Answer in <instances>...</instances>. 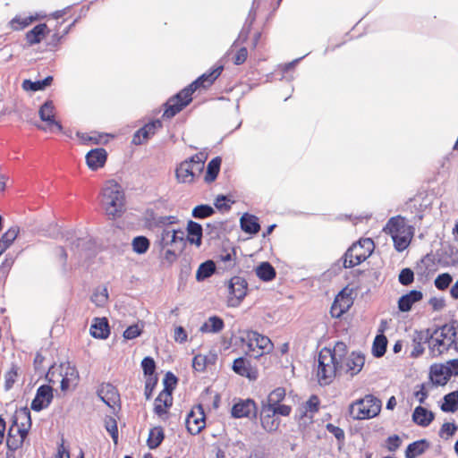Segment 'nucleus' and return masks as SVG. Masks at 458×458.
<instances>
[{
    "label": "nucleus",
    "instance_id": "13d9d810",
    "mask_svg": "<svg viewBox=\"0 0 458 458\" xmlns=\"http://www.w3.org/2000/svg\"><path fill=\"white\" fill-rule=\"evenodd\" d=\"M194 177L199 174L204 169L205 157L202 153H198L190 157Z\"/></svg>",
    "mask_w": 458,
    "mask_h": 458
},
{
    "label": "nucleus",
    "instance_id": "6ab92c4d",
    "mask_svg": "<svg viewBox=\"0 0 458 458\" xmlns=\"http://www.w3.org/2000/svg\"><path fill=\"white\" fill-rule=\"evenodd\" d=\"M423 293L420 290H411L407 293L402 295L398 300V310L401 312H408L411 310L414 303L421 301Z\"/></svg>",
    "mask_w": 458,
    "mask_h": 458
},
{
    "label": "nucleus",
    "instance_id": "ea45409f",
    "mask_svg": "<svg viewBox=\"0 0 458 458\" xmlns=\"http://www.w3.org/2000/svg\"><path fill=\"white\" fill-rule=\"evenodd\" d=\"M447 377L434 381L436 386H445L447 384L452 376H458V359H453L447 361Z\"/></svg>",
    "mask_w": 458,
    "mask_h": 458
},
{
    "label": "nucleus",
    "instance_id": "c756f323",
    "mask_svg": "<svg viewBox=\"0 0 458 458\" xmlns=\"http://www.w3.org/2000/svg\"><path fill=\"white\" fill-rule=\"evenodd\" d=\"M429 447V442L427 439H420L408 445L405 450V458H417L426 452Z\"/></svg>",
    "mask_w": 458,
    "mask_h": 458
},
{
    "label": "nucleus",
    "instance_id": "e2e57ef3",
    "mask_svg": "<svg viewBox=\"0 0 458 458\" xmlns=\"http://www.w3.org/2000/svg\"><path fill=\"white\" fill-rule=\"evenodd\" d=\"M399 283L403 286L411 284L414 281V272L410 267L403 268L398 276Z\"/></svg>",
    "mask_w": 458,
    "mask_h": 458
},
{
    "label": "nucleus",
    "instance_id": "c03bdc74",
    "mask_svg": "<svg viewBox=\"0 0 458 458\" xmlns=\"http://www.w3.org/2000/svg\"><path fill=\"white\" fill-rule=\"evenodd\" d=\"M319 398L318 397V395L312 394L305 403L303 408L300 410L299 418L302 419L304 416H306L308 411L312 413L317 412L319 409Z\"/></svg>",
    "mask_w": 458,
    "mask_h": 458
},
{
    "label": "nucleus",
    "instance_id": "473e14b6",
    "mask_svg": "<svg viewBox=\"0 0 458 458\" xmlns=\"http://www.w3.org/2000/svg\"><path fill=\"white\" fill-rule=\"evenodd\" d=\"M221 164V157H216L208 162L207 165L206 174L204 177V180L207 183H211L214 181H216L220 172Z\"/></svg>",
    "mask_w": 458,
    "mask_h": 458
},
{
    "label": "nucleus",
    "instance_id": "a211bd4d",
    "mask_svg": "<svg viewBox=\"0 0 458 458\" xmlns=\"http://www.w3.org/2000/svg\"><path fill=\"white\" fill-rule=\"evenodd\" d=\"M86 164L92 171L102 168L107 160V152L104 148L90 149L85 156Z\"/></svg>",
    "mask_w": 458,
    "mask_h": 458
},
{
    "label": "nucleus",
    "instance_id": "4468645a",
    "mask_svg": "<svg viewBox=\"0 0 458 458\" xmlns=\"http://www.w3.org/2000/svg\"><path fill=\"white\" fill-rule=\"evenodd\" d=\"M434 335H437V331H432L429 328L425 330H416L412 338L413 350L411 352V357H420L425 350L423 344L432 339Z\"/></svg>",
    "mask_w": 458,
    "mask_h": 458
},
{
    "label": "nucleus",
    "instance_id": "ddd939ff",
    "mask_svg": "<svg viewBox=\"0 0 458 458\" xmlns=\"http://www.w3.org/2000/svg\"><path fill=\"white\" fill-rule=\"evenodd\" d=\"M163 123L159 119H155L146 123L143 127L135 131L132 137V144L141 145L144 141L156 134L157 131L162 128Z\"/></svg>",
    "mask_w": 458,
    "mask_h": 458
},
{
    "label": "nucleus",
    "instance_id": "774afa93",
    "mask_svg": "<svg viewBox=\"0 0 458 458\" xmlns=\"http://www.w3.org/2000/svg\"><path fill=\"white\" fill-rule=\"evenodd\" d=\"M343 268L345 267H344V260L341 258L332 264V266L324 273V276L331 279L332 277L339 275Z\"/></svg>",
    "mask_w": 458,
    "mask_h": 458
},
{
    "label": "nucleus",
    "instance_id": "052dcab7",
    "mask_svg": "<svg viewBox=\"0 0 458 458\" xmlns=\"http://www.w3.org/2000/svg\"><path fill=\"white\" fill-rule=\"evenodd\" d=\"M20 232V228L17 225L10 227L1 237L0 242L7 245V248L14 242Z\"/></svg>",
    "mask_w": 458,
    "mask_h": 458
},
{
    "label": "nucleus",
    "instance_id": "e433bc0d",
    "mask_svg": "<svg viewBox=\"0 0 458 458\" xmlns=\"http://www.w3.org/2000/svg\"><path fill=\"white\" fill-rule=\"evenodd\" d=\"M440 408L444 412H454L458 410V390L446 394Z\"/></svg>",
    "mask_w": 458,
    "mask_h": 458
},
{
    "label": "nucleus",
    "instance_id": "c85d7f7f",
    "mask_svg": "<svg viewBox=\"0 0 458 458\" xmlns=\"http://www.w3.org/2000/svg\"><path fill=\"white\" fill-rule=\"evenodd\" d=\"M54 81L53 76L48 75L43 80L38 81H31V80H24L22 81L21 87L25 91H40L44 90L47 87L50 86Z\"/></svg>",
    "mask_w": 458,
    "mask_h": 458
},
{
    "label": "nucleus",
    "instance_id": "3c124183",
    "mask_svg": "<svg viewBox=\"0 0 458 458\" xmlns=\"http://www.w3.org/2000/svg\"><path fill=\"white\" fill-rule=\"evenodd\" d=\"M143 328H144V322L140 321L137 324L129 326L123 331V336L126 340L135 339L136 337L140 336L142 334Z\"/></svg>",
    "mask_w": 458,
    "mask_h": 458
},
{
    "label": "nucleus",
    "instance_id": "cd10ccee",
    "mask_svg": "<svg viewBox=\"0 0 458 458\" xmlns=\"http://www.w3.org/2000/svg\"><path fill=\"white\" fill-rule=\"evenodd\" d=\"M175 175L180 182H191L194 179L192 166L190 158L182 161L175 170Z\"/></svg>",
    "mask_w": 458,
    "mask_h": 458
},
{
    "label": "nucleus",
    "instance_id": "de8ad7c7",
    "mask_svg": "<svg viewBox=\"0 0 458 458\" xmlns=\"http://www.w3.org/2000/svg\"><path fill=\"white\" fill-rule=\"evenodd\" d=\"M60 371L58 376H64L71 380L79 378V372L74 365H72L69 361L61 363L59 365Z\"/></svg>",
    "mask_w": 458,
    "mask_h": 458
},
{
    "label": "nucleus",
    "instance_id": "79ce46f5",
    "mask_svg": "<svg viewBox=\"0 0 458 458\" xmlns=\"http://www.w3.org/2000/svg\"><path fill=\"white\" fill-rule=\"evenodd\" d=\"M215 208L208 204H200L193 208L191 216L196 219L208 218L215 214Z\"/></svg>",
    "mask_w": 458,
    "mask_h": 458
},
{
    "label": "nucleus",
    "instance_id": "20e7f679",
    "mask_svg": "<svg viewBox=\"0 0 458 458\" xmlns=\"http://www.w3.org/2000/svg\"><path fill=\"white\" fill-rule=\"evenodd\" d=\"M381 407V401L375 395L369 394L350 405V413L354 420H369L377 416Z\"/></svg>",
    "mask_w": 458,
    "mask_h": 458
},
{
    "label": "nucleus",
    "instance_id": "7c9ffc66",
    "mask_svg": "<svg viewBox=\"0 0 458 458\" xmlns=\"http://www.w3.org/2000/svg\"><path fill=\"white\" fill-rule=\"evenodd\" d=\"M19 415L22 416V419H24L26 420V424L22 422L21 427L16 428V435L18 434V436H19L18 439L22 438V443H23L26 437L29 434L30 428H31L32 421H31L30 411L27 407L21 408L19 411Z\"/></svg>",
    "mask_w": 458,
    "mask_h": 458
},
{
    "label": "nucleus",
    "instance_id": "69168bd1",
    "mask_svg": "<svg viewBox=\"0 0 458 458\" xmlns=\"http://www.w3.org/2000/svg\"><path fill=\"white\" fill-rule=\"evenodd\" d=\"M90 299L96 306L103 307L108 300L107 289L104 288L101 291L94 292Z\"/></svg>",
    "mask_w": 458,
    "mask_h": 458
},
{
    "label": "nucleus",
    "instance_id": "37998d69",
    "mask_svg": "<svg viewBox=\"0 0 458 458\" xmlns=\"http://www.w3.org/2000/svg\"><path fill=\"white\" fill-rule=\"evenodd\" d=\"M104 423H105L106 430L110 434L114 443L115 445H117L118 438H119V432H118L116 420L112 416L106 415L104 419Z\"/></svg>",
    "mask_w": 458,
    "mask_h": 458
},
{
    "label": "nucleus",
    "instance_id": "680f3d73",
    "mask_svg": "<svg viewBox=\"0 0 458 458\" xmlns=\"http://www.w3.org/2000/svg\"><path fill=\"white\" fill-rule=\"evenodd\" d=\"M211 361L208 356L198 354L192 360V368L198 372H203Z\"/></svg>",
    "mask_w": 458,
    "mask_h": 458
},
{
    "label": "nucleus",
    "instance_id": "0e129e2a",
    "mask_svg": "<svg viewBox=\"0 0 458 458\" xmlns=\"http://www.w3.org/2000/svg\"><path fill=\"white\" fill-rule=\"evenodd\" d=\"M265 411H273L276 415L289 416L292 411V407L286 404L277 403L273 405H266Z\"/></svg>",
    "mask_w": 458,
    "mask_h": 458
},
{
    "label": "nucleus",
    "instance_id": "5fc2aeb1",
    "mask_svg": "<svg viewBox=\"0 0 458 458\" xmlns=\"http://www.w3.org/2000/svg\"><path fill=\"white\" fill-rule=\"evenodd\" d=\"M330 352L332 353V356H334V358H336V360L338 362H341L343 359L349 355L348 347L346 344L342 341L336 342L333 349L330 348Z\"/></svg>",
    "mask_w": 458,
    "mask_h": 458
},
{
    "label": "nucleus",
    "instance_id": "6e6d98bb",
    "mask_svg": "<svg viewBox=\"0 0 458 458\" xmlns=\"http://www.w3.org/2000/svg\"><path fill=\"white\" fill-rule=\"evenodd\" d=\"M453 282V276L451 274L445 272L439 274L434 281V284L439 291L446 290L451 283Z\"/></svg>",
    "mask_w": 458,
    "mask_h": 458
},
{
    "label": "nucleus",
    "instance_id": "a878e982",
    "mask_svg": "<svg viewBox=\"0 0 458 458\" xmlns=\"http://www.w3.org/2000/svg\"><path fill=\"white\" fill-rule=\"evenodd\" d=\"M49 32L46 23H39L26 33L25 38L30 46L41 42L42 38Z\"/></svg>",
    "mask_w": 458,
    "mask_h": 458
},
{
    "label": "nucleus",
    "instance_id": "bf43d9fd",
    "mask_svg": "<svg viewBox=\"0 0 458 458\" xmlns=\"http://www.w3.org/2000/svg\"><path fill=\"white\" fill-rule=\"evenodd\" d=\"M285 389L284 387H277L274 389L267 397V403L265 405H273L280 403L285 397Z\"/></svg>",
    "mask_w": 458,
    "mask_h": 458
},
{
    "label": "nucleus",
    "instance_id": "0eeeda50",
    "mask_svg": "<svg viewBox=\"0 0 458 458\" xmlns=\"http://www.w3.org/2000/svg\"><path fill=\"white\" fill-rule=\"evenodd\" d=\"M340 375L347 374L351 377L358 375L365 364V355L360 352H352L339 361Z\"/></svg>",
    "mask_w": 458,
    "mask_h": 458
},
{
    "label": "nucleus",
    "instance_id": "aec40b11",
    "mask_svg": "<svg viewBox=\"0 0 458 458\" xmlns=\"http://www.w3.org/2000/svg\"><path fill=\"white\" fill-rule=\"evenodd\" d=\"M90 335L96 339H106L110 335V327L106 318H95L89 329Z\"/></svg>",
    "mask_w": 458,
    "mask_h": 458
},
{
    "label": "nucleus",
    "instance_id": "f257e3e1",
    "mask_svg": "<svg viewBox=\"0 0 458 458\" xmlns=\"http://www.w3.org/2000/svg\"><path fill=\"white\" fill-rule=\"evenodd\" d=\"M100 202L109 219L121 216L124 207V193L122 187L114 181H108L102 189Z\"/></svg>",
    "mask_w": 458,
    "mask_h": 458
},
{
    "label": "nucleus",
    "instance_id": "8fccbe9b",
    "mask_svg": "<svg viewBox=\"0 0 458 458\" xmlns=\"http://www.w3.org/2000/svg\"><path fill=\"white\" fill-rule=\"evenodd\" d=\"M18 366L15 363L11 364V368L4 374V390L6 392L10 391L14 383L16 382V378L18 377Z\"/></svg>",
    "mask_w": 458,
    "mask_h": 458
},
{
    "label": "nucleus",
    "instance_id": "5701e85b",
    "mask_svg": "<svg viewBox=\"0 0 458 458\" xmlns=\"http://www.w3.org/2000/svg\"><path fill=\"white\" fill-rule=\"evenodd\" d=\"M241 229L250 235L257 234L260 230L259 219L255 215L244 213L240 218Z\"/></svg>",
    "mask_w": 458,
    "mask_h": 458
},
{
    "label": "nucleus",
    "instance_id": "338daca9",
    "mask_svg": "<svg viewBox=\"0 0 458 458\" xmlns=\"http://www.w3.org/2000/svg\"><path fill=\"white\" fill-rule=\"evenodd\" d=\"M326 428L329 433L334 435L340 445L344 444L345 434L343 428L335 426L332 423H327L326 425Z\"/></svg>",
    "mask_w": 458,
    "mask_h": 458
},
{
    "label": "nucleus",
    "instance_id": "bb28decb",
    "mask_svg": "<svg viewBox=\"0 0 458 458\" xmlns=\"http://www.w3.org/2000/svg\"><path fill=\"white\" fill-rule=\"evenodd\" d=\"M383 231L386 233L390 234L391 237H393L400 233H405V231H407V228L404 224V219L401 216L391 217L387 221Z\"/></svg>",
    "mask_w": 458,
    "mask_h": 458
},
{
    "label": "nucleus",
    "instance_id": "393cba45",
    "mask_svg": "<svg viewBox=\"0 0 458 458\" xmlns=\"http://www.w3.org/2000/svg\"><path fill=\"white\" fill-rule=\"evenodd\" d=\"M434 419V412L421 405L417 406L412 412L413 422L423 428L428 427Z\"/></svg>",
    "mask_w": 458,
    "mask_h": 458
},
{
    "label": "nucleus",
    "instance_id": "f3484780",
    "mask_svg": "<svg viewBox=\"0 0 458 458\" xmlns=\"http://www.w3.org/2000/svg\"><path fill=\"white\" fill-rule=\"evenodd\" d=\"M38 114L40 120L45 122L47 126H54L59 131H63V125L55 118V105L52 100L47 99L41 105L38 110Z\"/></svg>",
    "mask_w": 458,
    "mask_h": 458
},
{
    "label": "nucleus",
    "instance_id": "a19ab883",
    "mask_svg": "<svg viewBox=\"0 0 458 458\" xmlns=\"http://www.w3.org/2000/svg\"><path fill=\"white\" fill-rule=\"evenodd\" d=\"M394 242V247L398 252H402L408 248L410 245L411 236L405 231V233H398L392 237Z\"/></svg>",
    "mask_w": 458,
    "mask_h": 458
},
{
    "label": "nucleus",
    "instance_id": "b1692460",
    "mask_svg": "<svg viewBox=\"0 0 458 458\" xmlns=\"http://www.w3.org/2000/svg\"><path fill=\"white\" fill-rule=\"evenodd\" d=\"M265 409L266 405L263 402L260 413L261 426L267 432H275L279 428L280 420L276 418V414L273 411H265Z\"/></svg>",
    "mask_w": 458,
    "mask_h": 458
},
{
    "label": "nucleus",
    "instance_id": "4d7b16f0",
    "mask_svg": "<svg viewBox=\"0 0 458 458\" xmlns=\"http://www.w3.org/2000/svg\"><path fill=\"white\" fill-rule=\"evenodd\" d=\"M34 20L35 18L33 16H28L24 18L21 16H15L11 20L10 25L13 30H21L28 27Z\"/></svg>",
    "mask_w": 458,
    "mask_h": 458
},
{
    "label": "nucleus",
    "instance_id": "9b49d317",
    "mask_svg": "<svg viewBox=\"0 0 458 458\" xmlns=\"http://www.w3.org/2000/svg\"><path fill=\"white\" fill-rule=\"evenodd\" d=\"M248 348L250 351L254 350L255 345L262 352L259 354L254 355L257 359L264 353H268L273 350L274 344L268 336L259 334L257 331L250 330L247 333Z\"/></svg>",
    "mask_w": 458,
    "mask_h": 458
},
{
    "label": "nucleus",
    "instance_id": "a18cd8bd",
    "mask_svg": "<svg viewBox=\"0 0 458 458\" xmlns=\"http://www.w3.org/2000/svg\"><path fill=\"white\" fill-rule=\"evenodd\" d=\"M131 245L134 252L137 254H144L148 251L150 242L146 236L140 235L133 238Z\"/></svg>",
    "mask_w": 458,
    "mask_h": 458
},
{
    "label": "nucleus",
    "instance_id": "412c9836",
    "mask_svg": "<svg viewBox=\"0 0 458 458\" xmlns=\"http://www.w3.org/2000/svg\"><path fill=\"white\" fill-rule=\"evenodd\" d=\"M62 237L69 242L70 249L74 253H79L86 250L89 245V241L87 238L78 237L73 231H66L62 234Z\"/></svg>",
    "mask_w": 458,
    "mask_h": 458
},
{
    "label": "nucleus",
    "instance_id": "864d4df0",
    "mask_svg": "<svg viewBox=\"0 0 458 458\" xmlns=\"http://www.w3.org/2000/svg\"><path fill=\"white\" fill-rule=\"evenodd\" d=\"M447 377V369L445 364H432L429 368V378L431 382L434 384V381L437 379H441L442 377Z\"/></svg>",
    "mask_w": 458,
    "mask_h": 458
},
{
    "label": "nucleus",
    "instance_id": "603ef678",
    "mask_svg": "<svg viewBox=\"0 0 458 458\" xmlns=\"http://www.w3.org/2000/svg\"><path fill=\"white\" fill-rule=\"evenodd\" d=\"M141 368L146 377H157L156 372V361L150 356H146L141 360Z\"/></svg>",
    "mask_w": 458,
    "mask_h": 458
},
{
    "label": "nucleus",
    "instance_id": "72a5a7b5",
    "mask_svg": "<svg viewBox=\"0 0 458 458\" xmlns=\"http://www.w3.org/2000/svg\"><path fill=\"white\" fill-rule=\"evenodd\" d=\"M165 439V432L161 426L155 427L149 430L147 445L149 449L157 448Z\"/></svg>",
    "mask_w": 458,
    "mask_h": 458
},
{
    "label": "nucleus",
    "instance_id": "9d476101",
    "mask_svg": "<svg viewBox=\"0 0 458 458\" xmlns=\"http://www.w3.org/2000/svg\"><path fill=\"white\" fill-rule=\"evenodd\" d=\"M54 399L53 388L49 385H41L36 391L30 408L34 411H41L47 408Z\"/></svg>",
    "mask_w": 458,
    "mask_h": 458
},
{
    "label": "nucleus",
    "instance_id": "f704fd0d",
    "mask_svg": "<svg viewBox=\"0 0 458 458\" xmlns=\"http://www.w3.org/2000/svg\"><path fill=\"white\" fill-rule=\"evenodd\" d=\"M225 327L224 320L218 316H212L199 328L202 333H219Z\"/></svg>",
    "mask_w": 458,
    "mask_h": 458
},
{
    "label": "nucleus",
    "instance_id": "2eb2a0df",
    "mask_svg": "<svg viewBox=\"0 0 458 458\" xmlns=\"http://www.w3.org/2000/svg\"><path fill=\"white\" fill-rule=\"evenodd\" d=\"M232 369L237 375L250 380H256L259 377L258 369L252 367L250 361L245 357L236 358L233 362Z\"/></svg>",
    "mask_w": 458,
    "mask_h": 458
},
{
    "label": "nucleus",
    "instance_id": "49530a36",
    "mask_svg": "<svg viewBox=\"0 0 458 458\" xmlns=\"http://www.w3.org/2000/svg\"><path fill=\"white\" fill-rule=\"evenodd\" d=\"M16 428H9L6 437V446L10 451H16L22 446V438L18 439Z\"/></svg>",
    "mask_w": 458,
    "mask_h": 458
},
{
    "label": "nucleus",
    "instance_id": "7ed1b4c3",
    "mask_svg": "<svg viewBox=\"0 0 458 458\" xmlns=\"http://www.w3.org/2000/svg\"><path fill=\"white\" fill-rule=\"evenodd\" d=\"M375 248L372 239L364 238L352 243L342 256L344 267L352 268L364 262L370 257Z\"/></svg>",
    "mask_w": 458,
    "mask_h": 458
},
{
    "label": "nucleus",
    "instance_id": "423d86ee",
    "mask_svg": "<svg viewBox=\"0 0 458 458\" xmlns=\"http://www.w3.org/2000/svg\"><path fill=\"white\" fill-rule=\"evenodd\" d=\"M229 291V305L231 307H238L247 295L248 283L245 278L235 276L228 282Z\"/></svg>",
    "mask_w": 458,
    "mask_h": 458
},
{
    "label": "nucleus",
    "instance_id": "f8f14e48",
    "mask_svg": "<svg viewBox=\"0 0 458 458\" xmlns=\"http://www.w3.org/2000/svg\"><path fill=\"white\" fill-rule=\"evenodd\" d=\"M196 408L199 411V416L195 414L194 410H191L185 420L187 431L192 436L198 435L206 426V416L202 405L199 404Z\"/></svg>",
    "mask_w": 458,
    "mask_h": 458
},
{
    "label": "nucleus",
    "instance_id": "39448f33",
    "mask_svg": "<svg viewBox=\"0 0 458 458\" xmlns=\"http://www.w3.org/2000/svg\"><path fill=\"white\" fill-rule=\"evenodd\" d=\"M184 88L164 104L163 118L171 119L192 101V95Z\"/></svg>",
    "mask_w": 458,
    "mask_h": 458
},
{
    "label": "nucleus",
    "instance_id": "f03ea898",
    "mask_svg": "<svg viewBox=\"0 0 458 458\" xmlns=\"http://www.w3.org/2000/svg\"><path fill=\"white\" fill-rule=\"evenodd\" d=\"M317 377L321 386H327L334 378L340 375V365L336 358L332 356L330 348H322L318 355Z\"/></svg>",
    "mask_w": 458,
    "mask_h": 458
},
{
    "label": "nucleus",
    "instance_id": "4c0bfd02",
    "mask_svg": "<svg viewBox=\"0 0 458 458\" xmlns=\"http://www.w3.org/2000/svg\"><path fill=\"white\" fill-rule=\"evenodd\" d=\"M387 347V338L383 334L377 335L372 344V355L381 358L385 355Z\"/></svg>",
    "mask_w": 458,
    "mask_h": 458
},
{
    "label": "nucleus",
    "instance_id": "1a4fd4ad",
    "mask_svg": "<svg viewBox=\"0 0 458 458\" xmlns=\"http://www.w3.org/2000/svg\"><path fill=\"white\" fill-rule=\"evenodd\" d=\"M258 413V407L254 400L239 399L235 402L231 409V415L233 418H256Z\"/></svg>",
    "mask_w": 458,
    "mask_h": 458
},
{
    "label": "nucleus",
    "instance_id": "4be33fe9",
    "mask_svg": "<svg viewBox=\"0 0 458 458\" xmlns=\"http://www.w3.org/2000/svg\"><path fill=\"white\" fill-rule=\"evenodd\" d=\"M187 237L188 241L191 244H195L199 247L202 243L203 227L202 225L193 220H189L187 223Z\"/></svg>",
    "mask_w": 458,
    "mask_h": 458
},
{
    "label": "nucleus",
    "instance_id": "2f4dec72",
    "mask_svg": "<svg viewBox=\"0 0 458 458\" xmlns=\"http://www.w3.org/2000/svg\"><path fill=\"white\" fill-rule=\"evenodd\" d=\"M257 276L263 282H270L276 278V272L267 261L261 262L255 269Z\"/></svg>",
    "mask_w": 458,
    "mask_h": 458
},
{
    "label": "nucleus",
    "instance_id": "c9c22d12",
    "mask_svg": "<svg viewBox=\"0 0 458 458\" xmlns=\"http://www.w3.org/2000/svg\"><path fill=\"white\" fill-rule=\"evenodd\" d=\"M216 271V264L213 260L208 259L201 263L196 272V280L202 282L210 277Z\"/></svg>",
    "mask_w": 458,
    "mask_h": 458
},
{
    "label": "nucleus",
    "instance_id": "58836bf2",
    "mask_svg": "<svg viewBox=\"0 0 458 458\" xmlns=\"http://www.w3.org/2000/svg\"><path fill=\"white\" fill-rule=\"evenodd\" d=\"M428 348L432 357H438L449 349H445L448 344H445L443 338L434 335L428 341Z\"/></svg>",
    "mask_w": 458,
    "mask_h": 458
},
{
    "label": "nucleus",
    "instance_id": "09e8293b",
    "mask_svg": "<svg viewBox=\"0 0 458 458\" xmlns=\"http://www.w3.org/2000/svg\"><path fill=\"white\" fill-rule=\"evenodd\" d=\"M234 203V200H232L226 195H217L214 201L215 208L222 212H229L232 208V205Z\"/></svg>",
    "mask_w": 458,
    "mask_h": 458
},
{
    "label": "nucleus",
    "instance_id": "6e6552de",
    "mask_svg": "<svg viewBox=\"0 0 458 458\" xmlns=\"http://www.w3.org/2000/svg\"><path fill=\"white\" fill-rule=\"evenodd\" d=\"M224 71V65L218 64L212 68H210L208 71L199 76L195 81H193L191 84H189L187 87L186 91H189L191 95L198 89H208L216 81V79L221 75L222 72Z\"/></svg>",
    "mask_w": 458,
    "mask_h": 458
},
{
    "label": "nucleus",
    "instance_id": "dca6fc26",
    "mask_svg": "<svg viewBox=\"0 0 458 458\" xmlns=\"http://www.w3.org/2000/svg\"><path fill=\"white\" fill-rule=\"evenodd\" d=\"M97 394L111 409H114V405L120 400L116 387L110 383H102L97 390Z\"/></svg>",
    "mask_w": 458,
    "mask_h": 458
}]
</instances>
